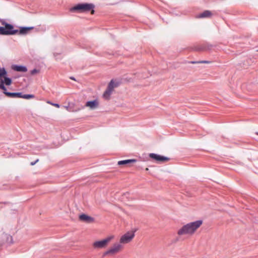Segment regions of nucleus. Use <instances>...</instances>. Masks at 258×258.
<instances>
[{"label": "nucleus", "mask_w": 258, "mask_h": 258, "mask_svg": "<svg viewBox=\"0 0 258 258\" xmlns=\"http://www.w3.org/2000/svg\"><path fill=\"white\" fill-rule=\"evenodd\" d=\"M4 79H5L4 81V84H5L7 86H9L11 84L12 80L10 78L5 77Z\"/></svg>", "instance_id": "19"}, {"label": "nucleus", "mask_w": 258, "mask_h": 258, "mask_svg": "<svg viewBox=\"0 0 258 258\" xmlns=\"http://www.w3.org/2000/svg\"><path fill=\"white\" fill-rule=\"evenodd\" d=\"M22 93H6V96L11 98H21Z\"/></svg>", "instance_id": "15"}, {"label": "nucleus", "mask_w": 258, "mask_h": 258, "mask_svg": "<svg viewBox=\"0 0 258 258\" xmlns=\"http://www.w3.org/2000/svg\"><path fill=\"white\" fill-rule=\"evenodd\" d=\"M7 75V72L4 68H0V81Z\"/></svg>", "instance_id": "17"}, {"label": "nucleus", "mask_w": 258, "mask_h": 258, "mask_svg": "<svg viewBox=\"0 0 258 258\" xmlns=\"http://www.w3.org/2000/svg\"><path fill=\"white\" fill-rule=\"evenodd\" d=\"M113 238V236H110L102 240L95 241L93 243V246L95 248H103L105 247Z\"/></svg>", "instance_id": "7"}, {"label": "nucleus", "mask_w": 258, "mask_h": 258, "mask_svg": "<svg viewBox=\"0 0 258 258\" xmlns=\"http://www.w3.org/2000/svg\"><path fill=\"white\" fill-rule=\"evenodd\" d=\"M0 22L5 27H0V34L3 35H15L18 32V30H14V26L7 23L4 20H1Z\"/></svg>", "instance_id": "2"}, {"label": "nucleus", "mask_w": 258, "mask_h": 258, "mask_svg": "<svg viewBox=\"0 0 258 258\" xmlns=\"http://www.w3.org/2000/svg\"><path fill=\"white\" fill-rule=\"evenodd\" d=\"M0 89L3 90V93L6 95V93H9L7 91V89L4 85V82L3 80L0 81Z\"/></svg>", "instance_id": "18"}, {"label": "nucleus", "mask_w": 258, "mask_h": 258, "mask_svg": "<svg viewBox=\"0 0 258 258\" xmlns=\"http://www.w3.org/2000/svg\"><path fill=\"white\" fill-rule=\"evenodd\" d=\"M135 237V231H128L123 234L120 238L119 242L121 244H126L130 242Z\"/></svg>", "instance_id": "5"}, {"label": "nucleus", "mask_w": 258, "mask_h": 258, "mask_svg": "<svg viewBox=\"0 0 258 258\" xmlns=\"http://www.w3.org/2000/svg\"><path fill=\"white\" fill-rule=\"evenodd\" d=\"M65 108L67 110H69V107L68 106H65Z\"/></svg>", "instance_id": "25"}, {"label": "nucleus", "mask_w": 258, "mask_h": 258, "mask_svg": "<svg viewBox=\"0 0 258 258\" xmlns=\"http://www.w3.org/2000/svg\"><path fill=\"white\" fill-rule=\"evenodd\" d=\"M71 79L72 80H75L74 78H73V77H71Z\"/></svg>", "instance_id": "26"}, {"label": "nucleus", "mask_w": 258, "mask_h": 258, "mask_svg": "<svg viewBox=\"0 0 258 258\" xmlns=\"http://www.w3.org/2000/svg\"><path fill=\"white\" fill-rule=\"evenodd\" d=\"M80 220L86 222L87 223H91L93 222L94 219L92 217L87 216L85 214H82L79 216Z\"/></svg>", "instance_id": "11"}, {"label": "nucleus", "mask_w": 258, "mask_h": 258, "mask_svg": "<svg viewBox=\"0 0 258 258\" xmlns=\"http://www.w3.org/2000/svg\"><path fill=\"white\" fill-rule=\"evenodd\" d=\"M38 161H39V159H37L35 161L31 162V163H30L31 165H32V166L34 165L37 162H38Z\"/></svg>", "instance_id": "24"}, {"label": "nucleus", "mask_w": 258, "mask_h": 258, "mask_svg": "<svg viewBox=\"0 0 258 258\" xmlns=\"http://www.w3.org/2000/svg\"><path fill=\"white\" fill-rule=\"evenodd\" d=\"M48 103L51 104L52 105H53L57 108H59L60 106L57 103H50V102H48Z\"/></svg>", "instance_id": "23"}, {"label": "nucleus", "mask_w": 258, "mask_h": 258, "mask_svg": "<svg viewBox=\"0 0 258 258\" xmlns=\"http://www.w3.org/2000/svg\"><path fill=\"white\" fill-rule=\"evenodd\" d=\"M195 49L197 51H206L208 49H210V47L209 46H207L205 44H203V45H201L197 46L195 48Z\"/></svg>", "instance_id": "16"}, {"label": "nucleus", "mask_w": 258, "mask_h": 258, "mask_svg": "<svg viewBox=\"0 0 258 258\" xmlns=\"http://www.w3.org/2000/svg\"><path fill=\"white\" fill-rule=\"evenodd\" d=\"M94 5L92 4H80L71 8V11H78L80 12H88L91 11V14L94 13Z\"/></svg>", "instance_id": "3"}, {"label": "nucleus", "mask_w": 258, "mask_h": 258, "mask_svg": "<svg viewBox=\"0 0 258 258\" xmlns=\"http://www.w3.org/2000/svg\"><path fill=\"white\" fill-rule=\"evenodd\" d=\"M99 105L98 101L97 100H94L91 101L86 102L85 106L89 107L91 109H94L98 107Z\"/></svg>", "instance_id": "9"}, {"label": "nucleus", "mask_w": 258, "mask_h": 258, "mask_svg": "<svg viewBox=\"0 0 258 258\" xmlns=\"http://www.w3.org/2000/svg\"><path fill=\"white\" fill-rule=\"evenodd\" d=\"M122 247L123 246L120 243H116L104 253V255L116 254L119 252L122 249Z\"/></svg>", "instance_id": "6"}, {"label": "nucleus", "mask_w": 258, "mask_h": 258, "mask_svg": "<svg viewBox=\"0 0 258 258\" xmlns=\"http://www.w3.org/2000/svg\"><path fill=\"white\" fill-rule=\"evenodd\" d=\"M257 51L258 52V49L257 50Z\"/></svg>", "instance_id": "27"}, {"label": "nucleus", "mask_w": 258, "mask_h": 258, "mask_svg": "<svg viewBox=\"0 0 258 258\" xmlns=\"http://www.w3.org/2000/svg\"><path fill=\"white\" fill-rule=\"evenodd\" d=\"M33 29V27H20L19 31L18 30V33L20 35H26L28 33L29 31L30 30H32Z\"/></svg>", "instance_id": "12"}, {"label": "nucleus", "mask_w": 258, "mask_h": 258, "mask_svg": "<svg viewBox=\"0 0 258 258\" xmlns=\"http://www.w3.org/2000/svg\"><path fill=\"white\" fill-rule=\"evenodd\" d=\"M203 221L198 220L193 222H190L183 225L177 231L178 236L184 235H192L195 231L202 225Z\"/></svg>", "instance_id": "1"}, {"label": "nucleus", "mask_w": 258, "mask_h": 258, "mask_svg": "<svg viewBox=\"0 0 258 258\" xmlns=\"http://www.w3.org/2000/svg\"><path fill=\"white\" fill-rule=\"evenodd\" d=\"M118 85L117 83H115L113 80H111L109 83L107 89L103 94V97L105 99H109L114 88L117 87Z\"/></svg>", "instance_id": "4"}, {"label": "nucleus", "mask_w": 258, "mask_h": 258, "mask_svg": "<svg viewBox=\"0 0 258 258\" xmlns=\"http://www.w3.org/2000/svg\"><path fill=\"white\" fill-rule=\"evenodd\" d=\"M190 63H192V64H196V63H211V61H207V60H202V61H190Z\"/></svg>", "instance_id": "20"}, {"label": "nucleus", "mask_w": 258, "mask_h": 258, "mask_svg": "<svg viewBox=\"0 0 258 258\" xmlns=\"http://www.w3.org/2000/svg\"><path fill=\"white\" fill-rule=\"evenodd\" d=\"M39 73V70L37 69H33V70L31 71L30 73L32 75H34L37 73Z\"/></svg>", "instance_id": "22"}, {"label": "nucleus", "mask_w": 258, "mask_h": 258, "mask_svg": "<svg viewBox=\"0 0 258 258\" xmlns=\"http://www.w3.org/2000/svg\"><path fill=\"white\" fill-rule=\"evenodd\" d=\"M212 16V13L208 10L205 11L202 13L200 14L197 18H208Z\"/></svg>", "instance_id": "14"}, {"label": "nucleus", "mask_w": 258, "mask_h": 258, "mask_svg": "<svg viewBox=\"0 0 258 258\" xmlns=\"http://www.w3.org/2000/svg\"><path fill=\"white\" fill-rule=\"evenodd\" d=\"M149 156L150 158L154 160L155 161L158 163H164L169 160V158L168 157L158 155L155 153H150L149 154Z\"/></svg>", "instance_id": "8"}, {"label": "nucleus", "mask_w": 258, "mask_h": 258, "mask_svg": "<svg viewBox=\"0 0 258 258\" xmlns=\"http://www.w3.org/2000/svg\"><path fill=\"white\" fill-rule=\"evenodd\" d=\"M12 69L14 71L19 72H26L27 71V68L25 66H22L13 65L12 66Z\"/></svg>", "instance_id": "10"}, {"label": "nucleus", "mask_w": 258, "mask_h": 258, "mask_svg": "<svg viewBox=\"0 0 258 258\" xmlns=\"http://www.w3.org/2000/svg\"><path fill=\"white\" fill-rule=\"evenodd\" d=\"M136 161L137 160L135 159H127L119 161L117 164L118 165H126L131 163H135Z\"/></svg>", "instance_id": "13"}, {"label": "nucleus", "mask_w": 258, "mask_h": 258, "mask_svg": "<svg viewBox=\"0 0 258 258\" xmlns=\"http://www.w3.org/2000/svg\"><path fill=\"white\" fill-rule=\"evenodd\" d=\"M34 97V96L33 95L31 94H25L23 95L22 94V98L26 99H29L31 98H33Z\"/></svg>", "instance_id": "21"}]
</instances>
